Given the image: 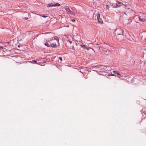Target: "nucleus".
<instances>
[{"label": "nucleus", "mask_w": 146, "mask_h": 146, "mask_svg": "<svg viewBox=\"0 0 146 146\" xmlns=\"http://www.w3.org/2000/svg\"><path fill=\"white\" fill-rule=\"evenodd\" d=\"M107 67V66L104 65H98V70L103 71L106 70Z\"/></svg>", "instance_id": "f257e3e1"}, {"label": "nucleus", "mask_w": 146, "mask_h": 146, "mask_svg": "<svg viewBox=\"0 0 146 146\" xmlns=\"http://www.w3.org/2000/svg\"><path fill=\"white\" fill-rule=\"evenodd\" d=\"M97 16V19L98 20V22L100 23H103V21L102 19L100 17V15L99 13H97L96 14Z\"/></svg>", "instance_id": "f03ea898"}, {"label": "nucleus", "mask_w": 146, "mask_h": 146, "mask_svg": "<svg viewBox=\"0 0 146 146\" xmlns=\"http://www.w3.org/2000/svg\"><path fill=\"white\" fill-rule=\"evenodd\" d=\"M60 5V4L58 3H56L53 4L52 3H50L48 4L47 7H59Z\"/></svg>", "instance_id": "7ed1b4c3"}, {"label": "nucleus", "mask_w": 146, "mask_h": 146, "mask_svg": "<svg viewBox=\"0 0 146 146\" xmlns=\"http://www.w3.org/2000/svg\"><path fill=\"white\" fill-rule=\"evenodd\" d=\"M89 68L91 69L92 70L94 71H96L97 72H98L96 70H98V65L96 66H90L89 67Z\"/></svg>", "instance_id": "20e7f679"}, {"label": "nucleus", "mask_w": 146, "mask_h": 146, "mask_svg": "<svg viewBox=\"0 0 146 146\" xmlns=\"http://www.w3.org/2000/svg\"><path fill=\"white\" fill-rule=\"evenodd\" d=\"M135 17L138 18L139 19V20L141 22H144L146 21L145 18L144 17L137 16Z\"/></svg>", "instance_id": "39448f33"}, {"label": "nucleus", "mask_w": 146, "mask_h": 146, "mask_svg": "<svg viewBox=\"0 0 146 146\" xmlns=\"http://www.w3.org/2000/svg\"><path fill=\"white\" fill-rule=\"evenodd\" d=\"M116 31H117L118 32L117 33V35H123V32L122 31L121 29H118L117 30H116Z\"/></svg>", "instance_id": "423d86ee"}, {"label": "nucleus", "mask_w": 146, "mask_h": 146, "mask_svg": "<svg viewBox=\"0 0 146 146\" xmlns=\"http://www.w3.org/2000/svg\"><path fill=\"white\" fill-rule=\"evenodd\" d=\"M112 6L113 7L115 8L120 7V5H119L117 3H116L115 4H113L112 5Z\"/></svg>", "instance_id": "0eeeda50"}, {"label": "nucleus", "mask_w": 146, "mask_h": 146, "mask_svg": "<svg viewBox=\"0 0 146 146\" xmlns=\"http://www.w3.org/2000/svg\"><path fill=\"white\" fill-rule=\"evenodd\" d=\"M50 46L53 48H56L57 47V45L56 43H52L50 44Z\"/></svg>", "instance_id": "6e6552de"}, {"label": "nucleus", "mask_w": 146, "mask_h": 146, "mask_svg": "<svg viewBox=\"0 0 146 146\" xmlns=\"http://www.w3.org/2000/svg\"><path fill=\"white\" fill-rule=\"evenodd\" d=\"M65 10L68 13H69V12L70 11V9L68 7H67L65 8Z\"/></svg>", "instance_id": "1a4fd4ad"}, {"label": "nucleus", "mask_w": 146, "mask_h": 146, "mask_svg": "<svg viewBox=\"0 0 146 146\" xmlns=\"http://www.w3.org/2000/svg\"><path fill=\"white\" fill-rule=\"evenodd\" d=\"M54 39L56 40L58 42L59 40V39L58 38L57 36H55L54 37Z\"/></svg>", "instance_id": "9d476101"}, {"label": "nucleus", "mask_w": 146, "mask_h": 146, "mask_svg": "<svg viewBox=\"0 0 146 146\" xmlns=\"http://www.w3.org/2000/svg\"><path fill=\"white\" fill-rule=\"evenodd\" d=\"M106 75H107V76H116L115 74H112V73H109V74H106Z\"/></svg>", "instance_id": "9b49d317"}, {"label": "nucleus", "mask_w": 146, "mask_h": 146, "mask_svg": "<svg viewBox=\"0 0 146 146\" xmlns=\"http://www.w3.org/2000/svg\"><path fill=\"white\" fill-rule=\"evenodd\" d=\"M80 46L82 47V48L85 49H86L87 48L86 47V45L84 44L83 45V44H80Z\"/></svg>", "instance_id": "f8f14e48"}, {"label": "nucleus", "mask_w": 146, "mask_h": 146, "mask_svg": "<svg viewBox=\"0 0 146 146\" xmlns=\"http://www.w3.org/2000/svg\"><path fill=\"white\" fill-rule=\"evenodd\" d=\"M48 41H47L46 42L44 43L45 45L48 47H49L50 46V45L48 43Z\"/></svg>", "instance_id": "ddd939ff"}, {"label": "nucleus", "mask_w": 146, "mask_h": 146, "mask_svg": "<svg viewBox=\"0 0 146 146\" xmlns=\"http://www.w3.org/2000/svg\"><path fill=\"white\" fill-rule=\"evenodd\" d=\"M113 72L114 73H115V74H117V75L120 76V74L119 73V72L117 71V72L114 71Z\"/></svg>", "instance_id": "4468645a"}, {"label": "nucleus", "mask_w": 146, "mask_h": 146, "mask_svg": "<svg viewBox=\"0 0 146 146\" xmlns=\"http://www.w3.org/2000/svg\"><path fill=\"white\" fill-rule=\"evenodd\" d=\"M64 36L68 38H69L70 37H71L70 36H69L68 35H65Z\"/></svg>", "instance_id": "2eb2a0df"}, {"label": "nucleus", "mask_w": 146, "mask_h": 146, "mask_svg": "<svg viewBox=\"0 0 146 146\" xmlns=\"http://www.w3.org/2000/svg\"><path fill=\"white\" fill-rule=\"evenodd\" d=\"M118 5H120V7L121 6V5H123L124 4H122L121 2H118V3H117Z\"/></svg>", "instance_id": "dca6fc26"}, {"label": "nucleus", "mask_w": 146, "mask_h": 146, "mask_svg": "<svg viewBox=\"0 0 146 146\" xmlns=\"http://www.w3.org/2000/svg\"><path fill=\"white\" fill-rule=\"evenodd\" d=\"M68 14H70L73 15H74V13L72 11L70 10V11Z\"/></svg>", "instance_id": "f3484780"}, {"label": "nucleus", "mask_w": 146, "mask_h": 146, "mask_svg": "<svg viewBox=\"0 0 146 146\" xmlns=\"http://www.w3.org/2000/svg\"><path fill=\"white\" fill-rule=\"evenodd\" d=\"M71 20L73 22H74L75 21V20L74 19H72Z\"/></svg>", "instance_id": "a211bd4d"}, {"label": "nucleus", "mask_w": 146, "mask_h": 146, "mask_svg": "<svg viewBox=\"0 0 146 146\" xmlns=\"http://www.w3.org/2000/svg\"><path fill=\"white\" fill-rule=\"evenodd\" d=\"M59 59L61 61H62V57H59Z\"/></svg>", "instance_id": "6ab92c4d"}, {"label": "nucleus", "mask_w": 146, "mask_h": 146, "mask_svg": "<svg viewBox=\"0 0 146 146\" xmlns=\"http://www.w3.org/2000/svg\"><path fill=\"white\" fill-rule=\"evenodd\" d=\"M67 41L69 42L70 44H71L72 43V41L71 40H67Z\"/></svg>", "instance_id": "aec40b11"}, {"label": "nucleus", "mask_w": 146, "mask_h": 146, "mask_svg": "<svg viewBox=\"0 0 146 146\" xmlns=\"http://www.w3.org/2000/svg\"><path fill=\"white\" fill-rule=\"evenodd\" d=\"M42 16L44 18H45V17H48L47 16H46V15H42Z\"/></svg>", "instance_id": "412c9836"}, {"label": "nucleus", "mask_w": 146, "mask_h": 146, "mask_svg": "<svg viewBox=\"0 0 146 146\" xmlns=\"http://www.w3.org/2000/svg\"><path fill=\"white\" fill-rule=\"evenodd\" d=\"M32 61L35 63H36L37 62V61L35 60H33Z\"/></svg>", "instance_id": "4be33fe9"}, {"label": "nucleus", "mask_w": 146, "mask_h": 146, "mask_svg": "<svg viewBox=\"0 0 146 146\" xmlns=\"http://www.w3.org/2000/svg\"><path fill=\"white\" fill-rule=\"evenodd\" d=\"M53 40V38H52V39H50V40H48V42H49V41H52V40Z\"/></svg>", "instance_id": "5701e85b"}, {"label": "nucleus", "mask_w": 146, "mask_h": 146, "mask_svg": "<svg viewBox=\"0 0 146 146\" xmlns=\"http://www.w3.org/2000/svg\"><path fill=\"white\" fill-rule=\"evenodd\" d=\"M25 19L26 20L28 18L27 17H25Z\"/></svg>", "instance_id": "b1692460"}, {"label": "nucleus", "mask_w": 146, "mask_h": 146, "mask_svg": "<svg viewBox=\"0 0 146 146\" xmlns=\"http://www.w3.org/2000/svg\"><path fill=\"white\" fill-rule=\"evenodd\" d=\"M106 8H107L108 9V5H106Z\"/></svg>", "instance_id": "393cba45"}, {"label": "nucleus", "mask_w": 146, "mask_h": 146, "mask_svg": "<svg viewBox=\"0 0 146 146\" xmlns=\"http://www.w3.org/2000/svg\"><path fill=\"white\" fill-rule=\"evenodd\" d=\"M144 50L145 51H146V48H144Z\"/></svg>", "instance_id": "a878e982"}, {"label": "nucleus", "mask_w": 146, "mask_h": 146, "mask_svg": "<svg viewBox=\"0 0 146 146\" xmlns=\"http://www.w3.org/2000/svg\"><path fill=\"white\" fill-rule=\"evenodd\" d=\"M45 33V34H48V33Z\"/></svg>", "instance_id": "bb28decb"}, {"label": "nucleus", "mask_w": 146, "mask_h": 146, "mask_svg": "<svg viewBox=\"0 0 146 146\" xmlns=\"http://www.w3.org/2000/svg\"><path fill=\"white\" fill-rule=\"evenodd\" d=\"M7 44H9V42H7Z\"/></svg>", "instance_id": "cd10ccee"}, {"label": "nucleus", "mask_w": 146, "mask_h": 146, "mask_svg": "<svg viewBox=\"0 0 146 146\" xmlns=\"http://www.w3.org/2000/svg\"><path fill=\"white\" fill-rule=\"evenodd\" d=\"M130 22H131V20H130Z\"/></svg>", "instance_id": "c85d7f7f"}, {"label": "nucleus", "mask_w": 146, "mask_h": 146, "mask_svg": "<svg viewBox=\"0 0 146 146\" xmlns=\"http://www.w3.org/2000/svg\"><path fill=\"white\" fill-rule=\"evenodd\" d=\"M18 46L19 47V45H18Z\"/></svg>", "instance_id": "c756f323"}]
</instances>
